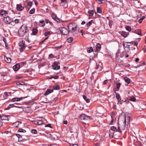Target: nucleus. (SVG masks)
Here are the masks:
<instances>
[{
	"label": "nucleus",
	"mask_w": 146,
	"mask_h": 146,
	"mask_svg": "<svg viewBox=\"0 0 146 146\" xmlns=\"http://www.w3.org/2000/svg\"><path fill=\"white\" fill-rule=\"evenodd\" d=\"M108 82V81L107 80H105V81L104 82V84H106Z\"/></svg>",
	"instance_id": "59"
},
{
	"label": "nucleus",
	"mask_w": 146,
	"mask_h": 146,
	"mask_svg": "<svg viewBox=\"0 0 146 146\" xmlns=\"http://www.w3.org/2000/svg\"><path fill=\"white\" fill-rule=\"evenodd\" d=\"M20 123H21V122H20L19 121H17L14 124L15 125V126L16 127H18Z\"/></svg>",
	"instance_id": "36"
},
{
	"label": "nucleus",
	"mask_w": 146,
	"mask_h": 146,
	"mask_svg": "<svg viewBox=\"0 0 146 146\" xmlns=\"http://www.w3.org/2000/svg\"><path fill=\"white\" fill-rule=\"evenodd\" d=\"M19 44L20 47L26 46L25 45V41L24 40L20 41L19 43Z\"/></svg>",
	"instance_id": "17"
},
{
	"label": "nucleus",
	"mask_w": 146,
	"mask_h": 146,
	"mask_svg": "<svg viewBox=\"0 0 146 146\" xmlns=\"http://www.w3.org/2000/svg\"><path fill=\"white\" fill-rule=\"evenodd\" d=\"M3 21L5 23L8 24L11 23L13 21V20L9 16H7L4 17Z\"/></svg>",
	"instance_id": "5"
},
{
	"label": "nucleus",
	"mask_w": 146,
	"mask_h": 146,
	"mask_svg": "<svg viewBox=\"0 0 146 146\" xmlns=\"http://www.w3.org/2000/svg\"><path fill=\"white\" fill-rule=\"evenodd\" d=\"M93 51V48L92 47H90L87 49V52L88 53H90Z\"/></svg>",
	"instance_id": "31"
},
{
	"label": "nucleus",
	"mask_w": 146,
	"mask_h": 146,
	"mask_svg": "<svg viewBox=\"0 0 146 146\" xmlns=\"http://www.w3.org/2000/svg\"><path fill=\"white\" fill-rule=\"evenodd\" d=\"M38 30L36 29H33L32 33H31L33 35H36L37 33Z\"/></svg>",
	"instance_id": "20"
},
{
	"label": "nucleus",
	"mask_w": 146,
	"mask_h": 146,
	"mask_svg": "<svg viewBox=\"0 0 146 146\" xmlns=\"http://www.w3.org/2000/svg\"><path fill=\"white\" fill-rule=\"evenodd\" d=\"M111 129L114 131H118V129H117L116 127L115 126H112L111 127Z\"/></svg>",
	"instance_id": "25"
},
{
	"label": "nucleus",
	"mask_w": 146,
	"mask_h": 146,
	"mask_svg": "<svg viewBox=\"0 0 146 146\" xmlns=\"http://www.w3.org/2000/svg\"><path fill=\"white\" fill-rule=\"evenodd\" d=\"M97 11L98 13H101L102 12V11L101 8L100 7L97 8Z\"/></svg>",
	"instance_id": "32"
},
{
	"label": "nucleus",
	"mask_w": 146,
	"mask_h": 146,
	"mask_svg": "<svg viewBox=\"0 0 146 146\" xmlns=\"http://www.w3.org/2000/svg\"><path fill=\"white\" fill-rule=\"evenodd\" d=\"M50 32H46L44 33V35L45 36H47L48 35H50Z\"/></svg>",
	"instance_id": "46"
},
{
	"label": "nucleus",
	"mask_w": 146,
	"mask_h": 146,
	"mask_svg": "<svg viewBox=\"0 0 146 146\" xmlns=\"http://www.w3.org/2000/svg\"><path fill=\"white\" fill-rule=\"evenodd\" d=\"M58 29L63 35H67L69 33V31L65 28L60 27Z\"/></svg>",
	"instance_id": "4"
},
{
	"label": "nucleus",
	"mask_w": 146,
	"mask_h": 146,
	"mask_svg": "<svg viewBox=\"0 0 146 146\" xmlns=\"http://www.w3.org/2000/svg\"><path fill=\"white\" fill-rule=\"evenodd\" d=\"M25 47L26 46L20 47V48H19L20 52H23V51L25 50Z\"/></svg>",
	"instance_id": "27"
},
{
	"label": "nucleus",
	"mask_w": 146,
	"mask_h": 146,
	"mask_svg": "<svg viewBox=\"0 0 146 146\" xmlns=\"http://www.w3.org/2000/svg\"><path fill=\"white\" fill-rule=\"evenodd\" d=\"M43 121L42 120H37L35 121V123L36 124L40 125L43 123Z\"/></svg>",
	"instance_id": "14"
},
{
	"label": "nucleus",
	"mask_w": 146,
	"mask_h": 146,
	"mask_svg": "<svg viewBox=\"0 0 146 146\" xmlns=\"http://www.w3.org/2000/svg\"><path fill=\"white\" fill-rule=\"evenodd\" d=\"M49 58H54V57L52 54H50L49 55Z\"/></svg>",
	"instance_id": "47"
},
{
	"label": "nucleus",
	"mask_w": 146,
	"mask_h": 146,
	"mask_svg": "<svg viewBox=\"0 0 146 146\" xmlns=\"http://www.w3.org/2000/svg\"><path fill=\"white\" fill-rule=\"evenodd\" d=\"M5 45L7 49L9 48V47L8 46V44L7 43H5Z\"/></svg>",
	"instance_id": "60"
},
{
	"label": "nucleus",
	"mask_w": 146,
	"mask_h": 146,
	"mask_svg": "<svg viewBox=\"0 0 146 146\" xmlns=\"http://www.w3.org/2000/svg\"><path fill=\"white\" fill-rule=\"evenodd\" d=\"M73 39L72 37H70L67 39V41L68 42L70 43L72 42Z\"/></svg>",
	"instance_id": "30"
},
{
	"label": "nucleus",
	"mask_w": 146,
	"mask_h": 146,
	"mask_svg": "<svg viewBox=\"0 0 146 146\" xmlns=\"http://www.w3.org/2000/svg\"><path fill=\"white\" fill-rule=\"evenodd\" d=\"M92 20H91L90 21H89L88 23H87L86 25L87 27L90 26L92 24Z\"/></svg>",
	"instance_id": "39"
},
{
	"label": "nucleus",
	"mask_w": 146,
	"mask_h": 146,
	"mask_svg": "<svg viewBox=\"0 0 146 146\" xmlns=\"http://www.w3.org/2000/svg\"><path fill=\"white\" fill-rule=\"evenodd\" d=\"M77 25L75 23H70L68 25V27L69 31L72 33L74 32L76 30Z\"/></svg>",
	"instance_id": "3"
},
{
	"label": "nucleus",
	"mask_w": 146,
	"mask_h": 146,
	"mask_svg": "<svg viewBox=\"0 0 146 146\" xmlns=\"http://www.w3.org/2000/svg\"><path fill=\"white\" fill-rule=\"evenodd\" d=\"M128 33H126L124 31H122L121 33V35L124 37H126L128 35Z\"/></svg>",
	"instance_id": "19"
},
{
	"label": "nucleus",
	"mask_w": 146,
	"mask_h": 146,
	"mask_svg": "<svg viewBox=\"0 0 146 146\" xmlns=\"http://www.w3.org/2000/svg\"><path fill=\"white\" fill-rule=\"evenodd\" d=\"M8 12L6 11L2 10L0 12V15L2 16H5L7 14Z\"/></svg>",
	"instance_id": "12"
},
{
	"label": "nucleus",
	"mask_w": 146,
	"mask_h": 146,
	"mask_svg": "<svg viewBox=\"0 0 146 146\" xmlns=\"http://www.w3.org/2000/svg\"><path fill=\"white\" fill-rule=\"evenodd\" d=\"M124 79L125 82L127 83V84H129L130 83V79L129 78L127 77H125L124 78Z\"/></svg>",
	"instance_id": "21"
},
{
	"label": "nucleus",
	"mask_w": 146,
	"mask_h": 146,
	"mask_svg": "<svg viewBox=\"0 0 146 146\" xmlns=\"http://www.w3.org/2000/svg\"><path fill=\"white\" fill-rule=\"evenodd\" d=\"M58 77L57 76H53L52 77V78H54V79H58Z\"/></svg>",
	"instance_id": "61"
},
{
	"label": "nucleus",
	"mask_w": 146,
	"mask_h": 146,
	"mask_svg": "<svg viewBox=\"0 0 146 146\" xmlns=\"http://www.w3.org/2000/svg\"><path fill=\"white\" fill-rule=\"evenodd\" d=\"M127 43L134 44V45L136 46H137L138 44V42L137 41H135L133 42H127Z\"/></svg>",
	"instance_id": "34"
},
{
	"label": "nucleus",
	"mask_w": 146,
	"mask_h": 146,
	"mask_svg": "<svg viewBox=\"0 0 146 146\" xmlns=\"http://www.w3.org/2000/svg\"><path fill=\"white\" fill-rule=\"evenodd\" d=\"M27 97L28 96H26L25 97H21L20 98H14L12 99V101L13 102L19 101L22 100L23 98H25Z\"/></svg>",
	"instance_id": "8"
},
{
	"label": "nucleus",
	"mask_w": 146,
	"mask_h": 146,
	"mask_svg": "<svg viewBox=\"0 0 146 146\" xmlns=\"http://www.w3.org/2000/svg\"><path fill=\"white\" fill-rule=\"evenodd\" d=\"M59 64L58 62H55L53 66V69L54 70H57L60 68V66L58 65Z\"/></svg>",
	"instance_id": "7"
},
{
	"label": "nucleus",
	"mask_w": 146,
	"mask_h": 146,
	"mask_svg": "<svg viewBox=\"0 0 146 146\" xmlns=\"http://www.w3.org/2000/svg\"><path fill=\"white\" fill-rule=\"evenodd\" d=\"M53 92V90L52 89H47L46 91L44 94V95H47L52 92Z\"/></svg>",
	"instance_id": "15"
},
{
	"label": "nucleus",
	"mask_w": 146,
	"mask_h": 146,
	"mask_svg": "<svg viewBox=\"0 0 146 146\" xmlns=\"http://www.w3.org/2000/svg\"><path fill=\"white\" fill-rule=\"evenodd\" d=\"M40 23H41L42 24H43L42 25V26H44L45 25V24L44 23V21L43 20H40L39 21Z\"/></svg>",
	"instance_id": "38"
},
{
	"label": "nucleus",
	"mask_w": 146,
	"mask_h": 146,
	"mask_svg": "<svg viewBox=\"0 0 146 146\" xmlns=\"http://www.w3.org/2000/svg\"><path fill=\"white\" fill-rule=\"evenodd\" d=\"M10 117V116L9 115H4L1 116V119L2 120H7V121L9 120V119L8 117Z\"/></svg>",
	"instance_id": "13"
},
{
	"label": "nucleus",
	"mask_w": 146,
	"mask_h": 146,
	"mask_svg": "<svg viewBox=\"0 0 146 146\" xmlns=\"http://www.w3.org/2000/svg\"><path fill=\"white\" fill-rule=\"evenodd\" d=\"M3 41L5 42V44L7 43V40L5 38H4L3 39Z\"/></svg>",
	"instance_id": "64"
},
{
	"label": "nucleus",
	"mask_w": 146,
	"mask_h": 146,
	"mask_svg": "<svg viewBox=\"0 0 146 146\" xmlns=\"http://www.w3.org/2000/svg\"><path fill=\"white\" fill-rule=\"evenodd\" d=\"M45 22L46 23H49V24L51 25H53V23H52L50 22V21H49L47 19H45Z\"/></svg>",
	"instance_id": "33"
},
{
	"label": "nucleus",
	"mask_w": 146,
	"mask_h": 146,
	"mask_svg": "<svg viewBox=\"0 0 146 146\" xmlns=\"http://www.w3.org/2000/svg\"><path fill=\"white\" fill-rule=\"evenodd\" d=\"M91 117L89 116H87L85 114H83L80 116V118L82 120H88L90 119Z\"/></svg>",
	"instance_id": "6"
},
{
	"label": "nucleus",
	"mask_w": 146,
	"mask_h": 146,
	"mask_svg": "<svg viewBox=\"0 0 146 146\" xmlns=\"http://www.w3.org/2000/svg\"><path fill=\"white\" fill-rule=\"evenodd\" d=\"M16 8L18 10L21 11L24 9V7L22 6L21 4H17Z\"/></svg>",
	"instance_id": "9"
},
{
	"label": "nucleus",
	"mask_w": 146,
	"mask_h": 146,
	"mask_svg": "<svg viewBox=\"0 0 146 146\" xmlns=\"http://www.w3.org/2000/svg\"><path fill=\"white\" fill-rule=\"evenodd\" d=\"M130 100L132 101L135 102L136 100V99L133 96L130 98Z\"/></svg>",
	"instance_id": "40"
},
{
	"label": "nucleus",
	"mask_w": 146,
	"mask_h": 146,
	"mask_svg": "<svg viewBox=\"0 0 146 146\" xmlns=\"http://www.w3.org/2000/svg\"><path fill=\"white\" fill-rule=\"evenodd\" d=\"M109 136L110 138H112L113 136V133H110V134Z\"/></svg>",
	"instance_id": "50"
},
{
	"label": "nucleus",
	"mask_w": 146,
	"mask_h": 146,
	"mask_svg": "<svg viewBox=\"0 0 146 146\" xmlns=\"http://www.w3.org/2000/svg\"><path fill=\"white\" fill-rule=\"evenodd\" d=\"M18 131L21 132H25L26 131L25 130L23 129H20Z\"/></svg>",
	"instance_id": "44"
},
{
	"label": "nucleus",
	"mask_w": 146,
	"mask_h": 146,
	"mask_svg": "<svg viewBox=\"0 0 146 146\" xmlns=\"http://www.w3.org/2000/svg\"><path fill=\"white\" fill-rule=\"evenodd\" d=\"M131 116V114L129 113H127L125 115L124 122L118 125V130L119 132L121 133L122 131L124 130L126 126L128 125L129 123Z\"/></svg>",
	"instance_id": "1"
},
{
	"label": "nucleus",
	"mask_w": 146,
	"mask_h": 146,
	"mask_svg": "<svg viewBox=\"0 0 146 146\" xmlns=\"http://www.w3.org/2000/svg\"><path fill=\"white\" fill-rule=\"evenodd\" d=\"M132 32L138 35H141L142 34L141 33V31L140 29H138L136 30H132Z\"/></svg>",
	"instance_id": "10"
},
{
	"label": "nucleus",
	"mask_w": 146,
	"mask_h": 146,
	"mask_svg": "<svg viewBox=\"0 0 146 146\" xmlns=\"http://www.w3.org/2000/svg\"><path fill=\"white\" fill-rule=\"evenodd\" d=\"M142 20H143L142 19H140L138 21L139 23H141L142 22Z\"/></svg>",
	"instance_id": "63"
},
{
	"label": "nucleus",
	"mask_w": 146,
	"mask_h": 146,
	"mask_svg": "<svg viewBox=\"0 0 146 146\" xmlns=\"http://www.w3.org/2000/svg\"><path fill=\"white\" fill-rule=\"evenodd\" d=\"M32 4H33L30 1V2H29L28 3L27 5L30 6H32Z\"/></svg>",
	"instance_id": "51"
},
{
	"label": "nucleus",
	"mask_w": 146,
	"mask_h": 146,
	"mask_svg": "<svg viewBox=\"0 0 146 146\" xmlns=\"http://www.w3.org/2000/svg\"><path fill=\"white\" fill-rule=\"evenodd\" d=\"M70 146H78V145L76 144H73L72 143L70 144Z\"/></svg>",
	"instance_id": "56"
},
{
	"label": "nucleus",
	"mask_w": 146,
	"mask_h": 146,
	"mask_svg": "<svg viewBox=\"0 0 146 146\" xmlns=\"http://www.w3.org/2000/svg\"><path fill=\"white\" fill-rule=\"evenodd\" d=\"M19 34L21 36H22L25 34L27 33V27L25 25H23L21 27L19 31Z\"/></svg>",
	"instance_id": "2"
},
{
	"label": "nucleus",
	"mask_w": 146,
	"mask_h": 146,
	"mask_svg": "<svg viewBox=\"0 0 146 146\" xmlns=\"http://www.w3.org/2000/svg\"><path fill=\"white\" fill-rule=\"evenodd\" d=\"M83 98L85 100L87 103H89L90 102V100L89 99L87 98V97L86 96L83 95Z\"/></svg>",
	"instance_id": "26"
},
{
	"label": "nucleus",
	"mask_w": 146,
	"mask_h": 146,
	"mask_svg": "<svg viewBox=\"0 0 146 146\" xmlns=\"http://www.w3.org/2000/svg\"><path fill=\"white\" fill-rule=\"evenodd\" d=\"M67 3L66 0H61L60 3L61 5L62 6H65V5H67Z\"/></svg>",
	"instance_id": "16"
},
{
	"label": "nucleus",
	"mask_w": 146,
	"mask_h": 146,
	"mask_svg": "<svg viewBox=\"0 0 146 146\" xmlns=\"http://www.w3.org/2000/svg\"><path fill=\"white\" fill-rule=\"evenodd\" d=\"M88 13L90 16H92L94 14V11L93 10H90L88 11Z\"/></svg>",
	"instance_id": "24"
},
{
	"label": "nucleus",
	"mask_w": 146,
	"mask_h": 146,
	"mask_svg": "<svg viewBox=\"0 0 146 146\" xmlns=\"http://www.w3.org/2000/svg\"><path fill=\"white\" fill-rule=\"evenodd\" d=\"M9 94L7 92L4 93L3 94V97L4 98H6L8 96Z\"/></svg>",
	"instance_id": "42"
},
{
	"label": "nucleus",
	"mask_w": 146,
	"mask_h": 146,
	"mask_svg": "<svg viewBox=\"0 0 146 146\" xmlns=\"http://www.w3.org/2000/svg\"><path fill=\"white\" fill-rule=\"evenodd\" d=\"M45 127H50V128H52V127L51 126V125L50 124H49L48 125H46L45 126Z\"/></svg>",
	"instance_id": "53"
},
{
	"label": "nucleus",
	"mask_w": 146,
	"mask_h": 146,
	"mask_svg": "<svg viewBox=\"0 0 146 146\" xmlns=\"http://www.w3.org/2000/svg\"><path fill=\"white\" fill-rule=\"evenodd\" d=\"M116 98L118 100L119 102H120V101L121 100V98L119 94L117 93L116 94Z\"/></svg>",
	"instance_id": "23"
},
{
	"label": "nucleus",
	"mask_w": 146,
	"mask_h": 146,
	"mask_svg": "<svg viewBox=\"0 0 146 146\" xmlns=\"http://www.w3.org/2000/svg\"><path fill=\"white\" fill-rule=\"evenodd\" d=\"M129 102V100L127 98H126L125 99L124 102L126 103H128Z\"/></svg>",
	"instance_id": "49"
},
{
	"label": "nucleus",
	"mask_w": 146,
	"mask_h": 146,
	"mask_svg": "<svg viewBox=\"0 0 146 146\" xmlns=\"http://www.w3.org/2000/svg\"><path fill=\"white\" fill-rule=\"evenodd\" d=\"M31 132L33 133L36 134L37 133V131L35 129H33L31 130Z\"/></svg>",
	"instance_id": "45"
},
{
	"label": "nucleus",
	"mask_w": 146,
	"mask_h": 146,
	"mask_svg": "<svg viewBox=\"0 0 146 146\" xmlns=\"http://www.w3.org/2000/svg\"><path fill=\"white\" fill-rule=\"evenodd\" d=\"M104 0H96V2L97 3L99 4H101L102 3H103L102 2V1H104Z\"/></svg>",
	"instance_id": "43"
},
{
	"label": "nucleus",
	"mask_w": 146,
	"mask_h": 146,
	"mask_svg": "<svg viewBox=\"0 0 146 146\" xmlns=\"http://www.w3.org/2000/svg\"><path fill=\"white\" fill-rule=\"evenodd\" d=\"M58 98H54L52 101L53 102H55L58 100Z\"/></svg>",
	"instance_id": "54"
},
{
	"label": "nucleus",
	"mask_w": 146,
	"mask_h": 146,
	"mask_svg": "<svg viewBox=\"0 0 146 146\" xmlns=\"http://www.w3.org/2000/svg\"><path fill=\"white\" fill-rule=\"evenodd\" d=\"M101 49V45L99 43H98L97 44V46L96 48V51H100Z\"/></svg>",
	"instance_id": "18"
},
{
	"label": "nucleus",
	"mask_w": 146,
	"mask_h": 146,
	"mask_svg": "<svg viewBox=\"0 0 146 146\" xmlns=\"http://www.w3.org/2000/svg\"><path fill=\"white\" fill-rule=\"evenodd\" d=\"M11 108L10 107H9V106H8V107L5 108V110H9V109Z\"/></svg>",
	"instance_id": "58"
},
{
	"label": "nucleus",
	"mask_w": 146,
	"mask_h": 146,
	"mask_svg": "<svg viewBox=\"0 0 146 146\" xmlns=\"http://www.w3.org/2000/svg\"><path fill=\"white\" fill-rule=\"evenodd\" d=\"M121 84L119 82L117 83V88L118 90H118L120 88V86Z\"/></svg>",
	"instance_id": "41"
},
{
	"label": "nucleus",
	"mask_w": 146,
	"mask_h": 146,
	"mask_svg": "<svg viewBox=\"0 0 146 146\" xmlns=\"http://www.w3.org/2000/svg\"><path fill=\"white\" fill-rule=\"evenodd\" d=\"M52 18L55 20H56V19L58 20V17L54 14H52Z\"/></svg>",
	"instance_id": "29"
},
{
	"label": "nucleus",
	"mask_w": 146,
	"mask_h": 146,
	"mask_svg": "<svg viewBox=\"0 0 146 146\" xmlns=\"http://www.w3.org/2000/svg\"><path fill=\"white\" fill-rule=\"evenodd\" d=\"M125 29L127 31H131V27L129 26H127V27H125Z\"/></svg>",
	"instance_id": "37"
},
{
	"label": "nucleus",
	"mask_w": 146,
	"mask_h": 146,
	"mask_svg": "<svg viewBox=\"0 0 146 146\" xmlns=\"http://www.w3.org/2000/svg\"><path fill=\"white\" fill-rule=\"evenodd\" d=\"M63 123L65 125L67 124V121L66 120H65V121H63Z\"/></svg>",
	"instance_id": "62"
},
{
	"label": "nucleus",
	"mask_w": 146,
	"mask_h": 146,
	"mask_svg": "<svg viewBox=\"0 0 146 146\" xmlns=\"http://www.w3.org/2000/svg\"><path fill=\"white\" fill-rule=\"evenodd\" d=\"M111 118L112 119L111 121L112 122H113V121L114 120L115 118H114V117L113 115H112L111 116Z\"/></svg>",
	"instance_id": "52"
},
{
	"label": "nucleus",
	"mask_w": 146,
	"mask_h": 146,
	"mask_svg": "<svg viewBox=\"0 0 146 146\" xmlns=\"http://www.w3.org/2000/svg\"><path fill=\"white\" fill-rule=\"evenodd\" d=\"M35 12V9L34 8H33L31 9L29 12V13L30 14H33Z\"/></svg>",
	"instance_id": "35"
},
{
	"label": "nucleus",
	"mask_w": 146,
	"mask_h": 146,
	"mask_svg": "<svg viewBox=\"0 0 146 146\" xmlns=\"http://www.w3.org/2000/svg\"><path fill=\"white\" fill-rule=\"evenodd\" d=\"M19 19H16L15 20V22L16 23H18L19 22Z\"/></svg>",
	"instance_id": "57"
},
{
	"label": "nucleus",
	"mask_w": 146,
	"mask_h": 146,
	"mask_svg": "<svg viewBox=\"0 0 146 146\" xmlns=\"http://www.w3.org/2000/svg\"><path fill=\"white\" fill-rule=\"evenodd\" d=\"M20 65L19 64H17L15 65L13 67V68L15 71H17L20 68Z\"/></svg>",
	"instance_id": "11"
},
{
	"label": "nucleus",
	"mask_w": 146,
	"mask_h": 146,
	"mask_svg": "<svg viewBox=\"0 0 146 146\" xmlns=\"http://www.w3.org/2000/svg\"><path fill=\"white\" fill-rule=\"evenodd\" d=\"M5 61L8 63L10 62L11 61V58L8 57H6V58H5Z\"/></svg>",
	"instance_id": "28"
},
{
	"label": "nucleus",
	"mask_w": 146,
	"mask_h": 146,
	"mask_svg": "<svg viewBox=\"0 0 146 146\" xmlns=\"http://www.w3.org/2000/svg\"><path fill=\"white\" fill-rule=\"evenodd\" d=\"M96 66L95 67V68L96 69H98V68H100V67H101V66H100L99 64H97L96 63Z\"/></svg>",
	"instance_id": "48"
},
{
	"label": "nucleus",
	"mask_w": 146,
	"mask_h": 146,
	"mask_svg": "<svg viewBox=\"0 0 146 146\" xmlns=\"http://www.w3.org/2000/svg\"><path fill=\"white\" fill-rule=\"evenodd\" d=\"M24 82H18L17 83V84H19V85H23L24 84Z\"/></svg>",
	"instance_id": "55"
},
{
	"label": "nucleus",
	"mask_w": 146,
	"mask_h": 146,
	"mask_svg": "<svg viewBox=\"0 0 146 146\" xmlns=\"http://www.w3.org/2000/svg\"><path fill=\"white\" fill-rule=\"evenodd\" d=\"M60 89V87L58 85H56L53 86V90H59Z\"/></svg>",
	"instance_id": "22"
}]
</instances>
